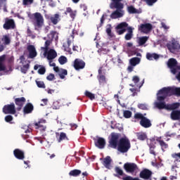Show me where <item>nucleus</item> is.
Instances as JSON below:
<instances>
[{
    "label": "nucleus",
    "instance_id": "obj_1",
    "mask_svg": "<svg viewBox=\"0 0 180 180\" xmlns=\"http://www.w3.org/2000/svg\"><path fill=\"white\" fill-rule=\"evenodd\" d=\"M108 147L117 150L119 153L124 154L131 148V144L130 140L127 138H121L119 139V135L117 134L112 133L111 138L108 141Z\"/></svg>",
    "mask_w": 180,
    "mask_h": 180
},
{
    "label": "nucleus",
    "instance_id": "obj_2",
    "mask_svg": "<svg viewBox=\"0 0 180 180\" xmlns=\"http://www.w3.org/2000/svg\"><path fill=\"white\" fill-rule=\"evenodd\" d=\"M180 96V87H163L158 91L157 99L158 101H165L168 96Z\"/></svg>",
    "mask_w": 180,
    "mask_h": 180
},
{
    "label": "nucleus",
    "instance_id": "obj_3",
    "mask_svg": "<svg viewBox=\"0 0 180 180\" xmlns=\"http://www.w3.org/2000/svg\"><path fill=\"white\" fill-rule=\"evenodd\" d=\"M30 19L32 22L33 25L36 29H41L43 27V25H44V18L43 15L40 13H34L30 15Z\"/></svg>",
    "mask_w": 180,
    "mask_h": 180
},
{
    "label": "nucleus",
    "instance_id": "obj_4",
    "mask_svg": "<svg viewBox=\"0 0 180 180\" xmlns=\"http://www.w3.org/2000/svg\"><path fill=\"white\" fill-rule=\"evenodd\" d=\"M5 60H6V55H2L0 56V72L4 71L5 72H9V71H12V63L15 61V58L11 56L7 59L8 63L9 64L8 68L5 65Z\"/></svg>",
    "mask_w": 180,
    "mask_h": 180
},
{
    "label": "nucleus",
    "instance_id": "obj_5",
    "mask_svg": "<svg viewBox=\"0 0 180 180\" xmlns=\"http://www.w3.org/2000/svg\"><path fill=\"white\" fill-rule=\"evenodd\" d=\"M168 68L170 70V72L175 75L178 71L180 70V65H178V60L176 59L172 58H169L167 63Z\"/></svg>",
    "mask_w": 180,
    "mask_h": 180
},
{
    "label": "nucleus",
    "instance_id": "obj_6",
    "mask_svg": "<svg viewBox=\"0 0 180 180\" xmlns=\"http://www.w3.org/2000/svg\"><path fill=\"white\" fill-rule=\"evenodd\" d=\"M3 27L5 30H13V29H16V24L15 23V20L6 18L5 22L3 25Z\"/></svg>",
    "mask_w": 180,
    "mask_h": 180
},
{
    "label": "nucleus",
    "instance_id": "obj_7",
    "mask_svg": "<svg viewBox=\"0 0 180 180\" xmlns=\"http://www.w3.org/2000/svg\"><path fill=\"white\" fill-rule=\"evenodd\" d=\"M3 112H4L5 115H15V113H16L15 103H12L4 105L3 107Z\"/></svg>",
    "mask_w": 180,
    "mask_h": 180
},
{
    "label": "nucleus",
    "instance_id": "obj_8",
    "mask_svg": "<svg viewBox=\"0 0 180 180\" xmlns=\"http://www.w3.org/2000/svg\"><path fill=\"white\" fill-rule=\"evenodd\" d=\"M139 167L136 163L133 162H127L124 164V169L128 174H133L135 171H137Z\"/></svg>",
    "mask_w": 180,
    "mask_h": 180
},
{
    "label": "nucleus",
    "instance_id": "obj_9",
    "mask_svg": "<svg viewBox=\"0 0 180 180\" xmlns=\"http://www.w3.org/2000/svg\"><path fill=\"white\" fill-rule=\"evenodd\" d=\"M138 30L141 32V33H145L146 34H147L153 30V25H151L150 23L141 24L138 27Z\"/></svg>",
    "mask_w": 180,
    "mask_h": 180
},
{
    "label": "nucleus",
    "instance_id": "obj_10",
    "mask_svg": "<svg viewBox=\"0 0 180 180\" xmlns=\"http://www.w3.org/2000/svg\"><path fill=\"white\" fill-rule=\"evenodd\" d=\"M139 178L145 180H151L153 178V172L148 169H143L139 174Z\"/></svg>",
    "mask_w": 180,
    "mask_h": 180
},
{
    "label": "nucleus",
    "instance_id": "obj_11",
    "mask_svg": "<svg viewBox=\"0 0 180 180\" xmlns=\"http://www.w3.org/2000/svg\"><path fill=\"white\" fill-rule=\"evenodd\" d=\"M85 61L80 58H76L73 62V67L76 71H79V70H84L85 68Z\"/></svg>",
    "mask_w": 180,
    "mask_h": 180
},
{
    "label": "nucleus",
    "instance_id": "obj_12",
    "mask_svg": "<svg viewBox=\"0 0 180 180\" xmlns=\"http://www.w3.org/2000/svg\"><path fill=\"white\" fill-rule=\"evenodd\" d=\"M122 1H123V0H111L110 8L111 9H123L124 5Z\"/></svg>",
    "mask_w": 180,
    "mask_h": 180
},
{
    "label": "nucleus",
    "instance_id": "obj_13",
    "mask_svg": "<svg viewBox=\"0 0 180 180\" xmlns=\"http://www.w3.org/2000/svg\"><path fill=\"white\" fill-rule=\"evenodd\" d=\"M129 26V24L126 22H122L118 24L116 27V32L117 34H123L126 32V28Z\"/></svg>",
    "mask_w": 180,
    "mask_h": 180
},
{
    "label": "nucleus",
    "instance_id": "obj_14",
    "mask_svg": "<svg viewBox=\"0 0 180 180\" xmlns=\"http://www.w3.org/2000/svg\"><path fill=\"white\" fill-rule=\"evenodd\" d=\"M34 126L37 130H40V131H46V120L40 119L39 122H34Z\"/></svg>",
    "mask_w": 180,
    "mask_h": 180
},
{
    "label": "nucleus",
    "instance_id": "obj_15",
    "mask_svg": "<svg viewBox=\"0 0 180 180\" xmlns=\"http://www.w3.org/2000/svg\"><path fill=\"white\" fill-rule=\"evenodd\" d=\"M14 102L18 106L17 110L19 112L22 110V108H23V105L26 103V98L25 97L16 98L14 99Z\"/></svg>",
    "mask_w": 180,
    "mask_h": 180
},
{
    "label": "nucleus",
    "instance_id": "obj_16",
    "mask_svg": "<svg viewBox=\"0 0 180 180\" xmlns=\"http://www.w3.org/2000/svg\"><path fill=\"white\" fill-rule=\"evenodd\" d=\"M94 143L96 147H98V148H105V146H106V141L105 139L102 137H98L97 139H94Z\"/></svg>",
    "mask_w": 180,
    "mask_h": 180
},
{
    "label": "nucleus",
    "instance_id": "obj_17",
    "mask_svg": "<svg viewBox=\"0 0 180 180\" xmlns=\"http://www.w3.org/2000/svg\"><path fill=\"white\" fill-rule=\"evenodd\" d=\"M167 47L171 53H174L175 50H180V45L178 41H174L171 44H167Z\"/></svg>",
    "mask_w": 180,
    "mask_h": 180
},
{
    "label": "nucleus",
    "instance_id": "obj_18",
    "mask_svg": "<svg viewBox=\"0 0 180 180\" xmlns=\"http://www.w3.org/2000/svg\"><path fill=\"white\" fill-rule=\"evenodd\" d=\"M154 140H155V141H157L160 144L161 149L163 151H165L166 148H168V143H165V141H164V140H162V137L155 136Z\"/></svg>",
    "mask_w": 180,
    "mask_h": 180
},
{
    "label": "nucleus",
    "instance_id": "obj_19",
    "mask_svg": "<svg viewBox=\"0 0 180 180\" xmlns=\"http://www.w3.org/2000/svg\"><path fill=\"white\" fill-rule=\"evenodd\" d=\"M27 50L29 51V58H34L37 56V51H36V48L33 45H28Z\"/></svg>",
    "mask_w": 180,
    "mask_h": 180
},
{
    "label": "nucleus",
    "instance_id": "obj_20",
    "mask_svg": "<svg viewBox=\"0 0 180 180\" xmlns=\"http://www.w3.org/2000/svg\"><path fill=\"white\" fill-rule=\"evenodd\" d=\"M53 70L55 71V72H59L58 75H59L60 79H64V78H65V75H67L68 74V72H67V70L61 69L60 70V68L56 66L53 67Z\"/></svg>",
    "mask_w": 180,
    "mask_h": 180
},
{
    "label": "nucleus",
    "instance_id": "obj_21",
    "mask_svg": "<svg viewBox=\"0 0 180 180\" xmlns=\"http://www.w3.org/2000/svg\"><path fill=\"white\" fill-rule=\"evenodd\" d=\"M139 123L142 127H144V129H148L151 127V126H153V124H151V121L146 117L143 120H141Z\"/></svg>",
    "mask_w": 180,
    "mask_h": 180
},
{
    "label": "nucleus",
    "instance_id": "obj_22",
    "mask_svg": "<svg viewBox=\"0 0 180 180\" xmlns=\"http://www.w3.org/2000/svg\"><path fill=\"white\" fill-rule=\"evenodd\" d=\"M13 155L17 158V160H25V152L19 148L15 149L13 150Z\"/></svg>",
    "mask_w": 180,
    "mask_h": 180
},
{
    "label": "nucleus",
    "instance_id": "obj_23",
    "mask_svg": "<svg viewBox=\"0 0 180 180\" xmlns=\"http://www.w3.org/2000/svg\"><path fill=\"white\" fill-rule=\"evenodd\" d=\"M34 109V107L33 106V104L31 103H27L24 108H23V113L24 115H29V113H32Z\"/></svg>",
    "mask_w": 180,
    "mask_h": 180
},
{
    "label": "nucleus",
    "instance_id": "obj_24",
    "mask_svg": "<svg viewBox=\"0 0 180 180\" xmlns=\"http://www.w3.org/2000/svg\"><path fill=\"white\" fill-rule=\"evenodd\" d=\"M46 56H47V60H53L57 57V52L54 49H50L49 51H47Z\"/></svg>",
    "mask_w": 180,
    "mask_h": 180
},
{
    "label": "nucleus",
    "instance_id": "obj_25",
    "mask_svg": "<svg viewBox=\"0 0 180 180\" xmlns=\"http://www.w3.org/2000/svg\"><path fill=\"white\" fill-rule=\"evenodd\" d=\"M117 10L114 12H112L110 15L111 19H117L119 18H122L123 16V11L122 9H118L116 8Z\"/></svg>",
    "mask_w": 180,
    "mask_h": 180
},
{
    "label": "nucleus",
    "instance_id": "obj_26",
    "mask_svg": "<svg viewBox=\"0 0 180 180\" xmlns=\"http://www.w3.org/2000/svg\"><path fill=\"white\" fill-rule=\"evenodd\" d=\"M68 13L70 14V18L74 20L75 16H77V10L73 11L71 7H68L65 11V15H68Z\"/></svg>",
    "mask_w": 180,
    "mask_h": 180
},
{
    "label": "nucleus",
    "instance_id": "obj_27",
    "mask_svg": "<svg viewBox=\"0 0 180 180\" xmlns=\"http://www.w3.org/2000/svg\"><path fill=\"white\" fill-rule=\"evenodd\" d=\"M172 120H180V110L172 111L170 113Z\"/></svg>",
    "mask_w": 180,
    "mask_h": 180
},
{
    "label": "nucleus",
    "instance_id": "obj_28",
    "mask_svg": "<svg viewBox=\"0 0 180 180\" xmlns=\"http://www.w3.org/2000/svg\"><path fill=\"white\" fill-rule=\"evenodd\" d=\"M56 137L58 136H59V137L58 138V143H61L63 140H67L68 141V137L67 136V134L64 133V132H56Z\"/></svg>",
    "mask_w": 180,
    "mask_h": 180
},
{
    "label": "nucleus",
    "instance_id": "obj_29",
    "mask_svg": "<svg viewBox=\"0 0 180 180\" xmlns=\"http://www.w3.org/2000/svg\"><path fill=\"white\" fill-rule=\"evenodd\" d=\"M165 101H158L159 102L155 103V108H157L158 109H160V110L165 109L167 110L168 104H166Z\"/></svg>",
    "mask_w": 180,
    "mask_h": 180
},
{
    "label": "nucleus",
    "instance_id": "obj_30",
    "mask_svg": "<svg viewBox=\"0 0 180 180\" xmlns=\"http://www.w3.org/2000/svg\"><path fill=\"white\" fill-rule=\"evenodd\" d=\"M180 103H173L171 104H167V110H176V109H179Z\"/></svg>",
    "mask_w": 180,
    "mask_h": 180
},
{
    "label": "nucleus",
    "instance_id": "obj_31",
    "mask_svg": "<svg viewBox=\"0 0 180 180\" xmlns=\"http://www.w3.org/2000/svg\"><path fill=\"white\" fill-rule=\"evenodd\" d=\"M112 162V159H110V156H107L103 159V164L105 168L108 169H110V164Z\"/></svg>",
    "mask_w": 180,
    "mask_h": 180
},
{
    "label": "nucleus",
    "instance_id": "obj_32",
    "mask_svg": "<svg viewBox=\"0 0 180 180\" xmlns=\"http://www.w3.org/2000/svg\"><path fill=\"white\" fill-rule=\"evenodd\" d=\"M115 172L116 173V174H114V176H117V178H119L120 176H123V175H124L123 169H122V168H120V167L119 166L115 167Z\"/></svg>",
    "mask_w": 180,
    "mask_h": 180
},
{
    "label": "nucleus",
    "instance_id": "obj_33",
    "mask_svg": "<svg viewBox=\"0 0 180 180\" xmlns=\"http://www.w3.org/2000/svg\"><path fill=\"white\" fill-rule=\"evenodd\" d=\"M146 58H147V60H149L150 61H151L153 60H158V58H160V55H158L157 53H146Z\"/></svg>",
    "mask_w": 180,
    "mask_h": 180
},
{
    "label": "nucleus",
    "instance_id": "obj_34",
    "mask_svg": "<svg viewBox=\"0 0 180 180\" xmlns=\"http://www.w3.org/2000/svg\"><path fill=\"white\" fill-rule=\"evenodd\" d=\"M127 30L128 32L125 34L124 39L125 40H131V39H133V28H131V27H129Z\"/></svg>",
    "mask_w": 180,
    "mask_h": 180
},
{
    "label": "nucleus",
    "instance_id": "obj_35",
    "mask_svg": "<svg viewBox=\"0 0 180 180\" xmlns=\"http://www.w3.org/2000/svg\"><path fill=\"white\" fill-rule=\"evenodd\" d=\"M50 20L51 22V23H53V25H57L60 19V15L59 14H54L53 16L50 18Z\"/></svg>",
    "mask_w": 180,
    "mask_h": 180
},
{
    "label": "nucleus",
    "instance_id": "obj_36",
    "mask_svg": "<svg viewBox=\"0 0 180 180\" xmlns=\"http://www.w3.org/2000/svg\"><path fill=\"white\" fill-rule=\"evenodd\" d=\"M130 65H132V67H136L137 64H140V58H132L129 60Z\"/></svg>",
    "mask_w": 180,
    "mask_h": 180
},
{
    "label": "nucleus",
    "instance_id": "obj_37",
    "mask_svg": "<svg viewBox=\"0 0 180 180\" xmlns=\"http://www.w3.org/2000/svg\"><path fill=\"white\" fill-rule=\"evenodd\" d=\"M1 41H3L4 46H8V44H11V37H9V35H4Z\"/></svg>",
    "mask_w": 180,
    "mask_h": 180
},
{
    "label": "nucleus",
    "instance_id": "obj_38",
    "mask_svg": "<svg viewBox=\"0 0 180 180\" xmlns=\"http://www.w3.org/2000/svg\"><path fill=\"white\" fill-rule=\"evenodd\" d=\"M51 44V40H46L45 41L44 47H41V50H44V56L47 54V51H49V47H50V45Z\"/></svg>",
    "mask_w": 180,
    "mask_h": 180
},
{
    "label": "nucleus",
    "instance_id": "obj_39",
    "mask_svg": "<svg viewBox=\"0 0 180 180\" xmlns=\"http://www.w3.org/2000/svg\"><path fill=\"white\" fill-rule=\"evenodd\" d=\"M81 170L79 169H73V170H71L70 172H69V175L70 176H79V175H81Z\"/></svg>",
    "mask_w": 180,
    "mask_h": 180
},
{
    "label": "nucleus",
    "instance_id": "obj_40",
    "mask_svg": "<svg viewBox=\"0 0 180 180\" xmlns=\"http://www.w3.org/2000/svg\"><path fill=\"white\" fill-rule=\"evenodd\" d=\"M98 79L100 85H105V84H106V77H105V75H98Z\"/></svg>",
    "mask_w": 180,
    "mask_h": 180
},
{
    "label": "nucleus",
    "instance_id": "obj_41",
    "mask_svg": "<svg viewBox=\"0 0 180 180\" xmlns=\"http://www.w3.org/2000/svg\"><path fill=\"white\" fill-rule=\"evenodd\" d=\"M136 137H137L138 140L144 141V140H146L147 139V134H146V133L139 132V133H137Z\"/></svg>",
    "mask_w": 180,
    "mask_h": 180
},
{
    "label": "nucleus",
    "instance_id": "obj_42",
    "mask_svg": "<svg viewBox=\"0 0 180 180\" xmlns=\"http://www.w3.org/2000/svg\"><path fill=\"white\" fill-rule=\"evenodd\" d=\"M127 11H128L129 13H130V14L140 13V12H139V10H137L133 6H128L127 7Z\"/></svg>",
    "mask_w": 180,
    "mask_h": 180
},
{
    "label": "nucleus",
    "instance_id": "obj_43",
    "mask_svg": "<svg viewBox=\"0 0 180 180\" xmlns=\"http://www.w3.org/2000/svg\"><path fill=\"white\" fill-rule=\"evenodd\" d=\"M147 40H148V37H142L139 38V46H143V44H146V43H147Z\"/></svg>",
    "mask_w": 180,
    "mask_h": 180
},
{
    "label": "nucleus",
    "instance_id": "obj_44",
    "mask_svg": "<svg viewBox=\"0 0 180 180\" xmlns=\"http://www.w3.org/2000/svg\"><path fill=\"white\" fill-rule=\"evenodd\" d=\"M155 145L150 143L149 145V151H150V154H152L153 155H157V153H155Z\"/></svg>",
    "mask_w": 180,
    "mask_h": 180
},
{
    "label": "nucleus",
    "instance_id": "obj_45",
    "mask_svg": "<svg viewBox=\"0 0 180 180\" xmlns=\"http://www.w3.org/2000/svg\"><path fill=\"white\" fill-rule=\"evenodd\" d=\"M132 112L130 110H124L123 112V116L125 117V119H130L131 117Z\"/></svg>",
    "mask_w": 180,
    "mask_h": 180
},
{
    "label": "nucleus",
    "instance_id": "obj_46",
    "mask_svg": "<svg viewBox=\"0 0 180 180\" xmlns=\"http://www.w3.org/2000/svg\"><path fill=\"white\" fill-rule=\"evenodd\" d=\"M30 67V65H29V63H27V65H24L21 68V72H22V74H26V72H27V70H29V68Z\"/></svg>",
    "mask_w": 180,
    "mask_h": 180
},
{
    "label": "nucleus",
    "instance_id": "obj_47",
    "mask_svg": "<svg viewBox=\"0 0 180 180\" xmlns=\"http://www.w3.org/2000/svg\"><path fill=\"white\" fill-rule=\"evenodd\" d=\"M134 117V119H136L137 120H143L145 117H144V115H143V114H141L140 112H136V113H135Z\"/></svg>",
    "mask_w": 180,
    "mask_h": 180
},
{
    "label": "nucleus",
    "instance_id": "obj_48",
    "mask_svg": "<svg viewBox=\"0 0 180 180\" xmlns=\"http://www.w3.org/2000/svg\"><path fill=\"white\" fill-rule=\"evenodd\" d=\"M58 62L60 63V65H64V64H65V63H67V57L65 56H60L58 58Z\"/></svg>",
    "mask_w": 180,
    "mask_h": 180
},
{
    "label": "nucleus",
    "instance_id": "obj_49",
    "mask_svg": "<svg viewBox=\"0 0 180 180\" xmlns=\"http://www.w3.org/2000/svg\"><path fill=\"white\" fill-rule=\"evenodd\" d=\"M35 82H36L38 88H42L44 89L46 88V84H44V82L36 80Z\"/></svg>",
    "mask_w": 180,
    "mask_h": 180
},
{
    "label": "nucleus",
    "instance_id": "obj_50",
    "mask_svg": "<svg viewBox=\"0 0 180 180\" xmlns=\"http://www.w3.org/2000/svg\"><path fill=\"white\" fill-rule=\"evenodd\" d=\"M85 95L87 98H89L91 99V101H94V99H95V94H94L88 91H86Z\"/></svg>",
    "mask_w": 180,
    "mask_h": 180
},
{
    "label": "nucleus",
    "instance_id": "obj_51",
    "mask_svg": "<svg viewBox=\"0 0 180 180\" xmlns=\"http://www.w3.org/2000/svg\"><path fill=\"white\" fill-rule=\"evenodd\" d=\"M24 131V133L25 134H27L29 133H32V128H30V125L29 126H25L24 127L22 128Z\"/></svg>",
    "mask_w": 180,
    "mask_h": 180
},
{
    "label": "nucleus",
    "instance_id": "obj_52",
    "mask_svg": "<svg viewBox=\"0 0 180 180\" xmlns=\"http://www.w3.org/2000/svg\"><path fill=\"white\" fill-rule=\"evenodd\" d=\"M158 0H144L146 4H147L148 6H153V5H154V4L158 2Z\"/></svg>",
    "mask_w": 180,
    "mask_h": 180
},
{
    "label": "nucleus",
    "instance_id": "obj_53",
    "mask_svg": "<svg viewBox=\"0 0 180 180\" xmlns=\"http://www.w3.org/2000/svg\"><path fill=\"white\" fill-rule=\"evenodd\" d=\"M34 0H22V5L24 6H27V5H32Z\"/></svg>",
    "mask_w": 180,
    "mask_h": 180
},
{
    "label": "nucleus",
    "instance_id": "obj_54",
    "mask_svg": "<svg viewBox=\"0 0 180 180\" xmlns=\"http://www.w3.org/2000/svg\"><path fill=\"white\" fill-rule=\"evenodd\" d=\"M172 158H175L174 162H180L179 159H178V158H180V153L173 154Z\"/></svg>",
    "mask_w": 180,
    "mask_h": 180
},
{
    "label": "nucleus",
    "instance_id": "obj_55",
    "mask_svg": "<svg viewBox=\"0 0 180 180\" xmlns=\"http://www.w3.org/2000/svg\"><path fill=\"white\" fill-rule=\"evenodd\" d=\"M4 120L7 123H11L13 120V117L12 115H6Z\"/></svg>",
    "mask_w": 180,
    "mask_h": 180
},
{
    "label": "nucleus",
    "instance_id": "obj_56",
    "mask_svg": "<svg viewBox=\"0 0 180 180\" xmlns=\"http://www.w3.org/2000/svg\"><path fill=\"white\" fill-rule=\"evenodd\" d=\"M38 74L40 75H44L46 74V68L45 67H41L38 70Z\"/></svg>",
    "mask_w": 180,
    "mask_h": 180
},
{
    "label": "nucleus",
    "instance_id": "obj_57",
    "mask_svg": "<svg viewBox=\"0 0 180 180\" xmlns=\"http://www.w3.org/2000/svg\"><path fill=\"white\" fill-rule=\"evenodd\" d=\"M46 79L48 81H53V79H56V76L53 73H50L47 77Z\"/></svg>",
    "mask_w": 180,
    "mask_h": 180
},
{
    "label": "nucleus",
    "instance_id": "obj_58",
    "mask_svg": "<svg viewBox=\"0 0 180 180\" xmlns=\"http://www.w3.org/2000/svg\"><path fill=\"white\" fill-rule=\"evenodd\" d=\"M138 108L139 109H141L142 110H147V105L146 104H143V103L139 104Z\"/></svg>",
    "mask_w": 180,
    "mask_h": 180
},
{
    "label": "nucleus",
    "instance_id": "obj_59",
    "mask_svg": "<svg viewBox=\"0 0 180 180\" xmlns=\"http://www.w3.org/2000/svg\"><path fill=\"white\" fill-rule=\"evenodd\" d=\"M132 81L133 82H134V84H138V82H140V78L138 77V76H134L132 78Z\"/></svg>",
    "mask_w": 180,
    "mask_h": 180
},
{
    "label": "nucleus",
    "instance_id": "obj_60",
    "mask_svg": "<svg viewBox=\"0 0 180 180\" xmlns=\"http://www.w3.org/2000/svg\"><path fill=\"white\" fill-rule=\"evenodd\" d=\"M106 33L108 36H112V27H110L106 28Z\"/></svg>",
    "mask_w": 180,
    "mask_h": 180
},
{
    "label": "nucleus",
    "instance_id": "obj_61",
    "mask_svg": "<svg viewBox=\"0 0 180 180\" xmlns=\"http://www.w3.org/2000/svg\"><path fill=\"white\" fill-rule=\"evenodd\" d=\"M56 34H57V32L56 31H51L49 36H51V39H54Z\"/></svg>",
    "mask_w": 180,
    "mask_h": 180
},
{
    "label": "nucleus",
    "instance_id": "obj_62",
    "mask_svg": "<svg viewBox=\"0 0 180 180\" xmlns=\"http://www.w3.org/2000/svg\"><path fill=\"white\" fill-rule=\"evenodd\" d=\"M133 70H134V68L133 67V65H129L127 68V71L128 72H133Z\"/></svg>",
    "mask_w": 180,
    "mask_h": 180
},
{
    "label": "nucleus",
    "instance_id": "obj_63",
    "mask_svg": "<svg viewBox=\"0 0 180 180\" xmlns=\"http://www.w3.org/2000/svg\"><path fill=\"white\" fill-rule=\"evenodd\" d=\"M117 63H118V65H122L123 64V60L120 59V57H117Z\"/></svg>",
    "mask_w": 180,
    "mask_h": 180
},
{
    "label": "nucleus",
    "instance_id": "obj_64",
    "mask_svg": "<svg viewBox=\"0 0 180 180\" xmlns=\"http://www.w3.org/2000/svg\"><path fill=\"white\" fill-rule=\"evenodd\" d=\"M179 72H178V74L176 75V79L178 80V82H180V69L179 70Z\"/></svg>",
    "mask_w": 180,
    "mask_h": 180
}]
</instances>
